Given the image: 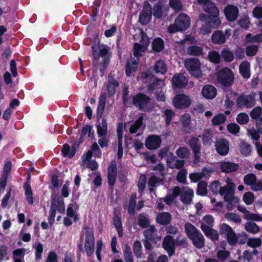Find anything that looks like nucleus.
<instances>
[{
	"mask_svg": "<svg viewBox=\"0 0 262 262\" xmlns=\"http://www.w3.org/2000/svg\"><path fill=\"white\" fill-rule=\"evenodd\" d=\"M202 8L206 14H200V19L205 22L206 26L214 29L218 28L221 24V20L219 18L220 11L216 4L210 1L203 5Z\"/></svg>",
	"mask_w": 262,
	"mask_h": 262,
	"instance_id": "nucleus-1",
	"label": "nucleus"
},
{
	"mask_svg": "<svg viewBox=\"0 0 262 262\" xmlns=\"http://www.w3.org/2000/svg\"><path fill=\"white\" fill-rule=\"evenodd\" d=\"M129 93L128 86H124L122 90V103L124 105H128L129 107L134 105L139 110L145 101L151 100L150 97L146 94L139 92L135 95H132V102H129Z\"/></svg>",
	"mask_w": 262,
	"mask_h": 262,
	"instance_id": "nucleus-2",
	"label": "nucleus"
},
{
	"mask_svg": "<svg viewBox=\"0 0 262 262\" xmlns=\"http://www.w3.org/2000/svg\"><path fill=\"white\" fill-rule=\"evenodd\" d=\"M144 47L140 43L136 42L134 45V55L137 58H131L130 60H127L125 64L126 75L128 77L131 76L132 73L137 71L139 62V58L141 56V52L145 51Z\"/></svg>",
	"mask_w": 262,
	"mask_h": 262,
	"instance_id": "nucleus-3",
	"label": "nucleus"
},
{
	"mask_svg": "<svg viewBox=\"0 0 262 262\" xmlns=\"http://www.w3.org/2000/svg\"><path fill=\"white\" fill-rule=\"evenodd\" d=\"M141 79L143 82L147 85V90L149 93L161 89L162 86L164 85L162 79L156 78L149 70L141 73Z\"/></svg>",
	"mask_w": 262,
	"mask_h": 262,
	"instance_id": "nucleus-4",
	"label": "nucleus"
},
{
	"mask_svg": "<svg viewBox=\"0 0 262 262\" xmlns=\"http://www.w3.org/2000/svg\"><path fill=\"white\" fill-rule=\"evenodd\" d=\"M217 79L224 87H230L234 81V75L233 71L228 67L222 68L216 74Z\"/></svg>",
	"mask_w": 262,
	"mask_h": 262,
	"instance_id": "nucleus-5",
	"label": "nucleus"
},
{
	"mask_svg": "<svg viewBox=\"0 0 262 262\" xmlns=\"http://www.w3.org/2000/svg\"><path fill=\"white\" fill-rule=\"evenodd\" d=\"M185 67L193 77L199 79L202 77L201 63L196 58H190L185 60Z\"/></svg>",
	"mask_w": 262,
	"mask_h": 262,
	"instance_id": "nucleus-6",
	"label": "nucleus"
},
{
	"mask_svg": "<svg viewBox=\"0 0 262 262\" xmlns=\"http://www.w3.org/2000/svg\"><path fill=\"white\" fill-rule=\"evenodd\" d=\"M255 104V95L241 93L236 98V105L238 108H251Z\"/></svg>",
	"mask_w": 262,
	"mask_h": 262,
	"instance_id": "nucleus-7",
	"label": "nucleus"
},
{
	"mask_svg": "<svg viewBox=\"0 0 262 262\" xmlns=\"http://www.w3.org/2000/svg\"><path fill=\"white\" fill-rule=\"evenodd\" d=\"M85 239L84 243V251L88 257H91L94 252L95 237L94 232L88 227H85Z\"/></svg>",
	"mask_w": 262,
	"mask_h": 262,
	"instance_id": "nucleus-8",
	"label": "nucleus"
},
{
	"mask_svg": "<svg viewBox=\"0 0 262 262\" xmlns=\"http://www.w3.org/2000/svg\"><path fill=\"white\" fill-rule=\"evenodd\" d=\"M187 143L193 153V163L195 164L199 163L201 160L202 145L199 137H191Z\"/></svg>",
	"mask_w": 262,
	"mask_h": 262,
	"instance_id": "nucleus-9",
	"label": "nucleus"
},
{
	"mask_svg": "<svg viewBox=\"0 0 262 262\" xmlns=\"http://www.w3.org/2000/svg\"><path fill=\"white\" fill-rule=\"evenodd\" d=\"M172 102L174 106L178 109H185L188 108L191 104V100L187 95L184 94L176 95Z\"/></svg>",
	"mask_w": 262,
	"mask_h": 262,
	"instance_id": "nucleus-10",
	"label": "nucleus"
},
{
	"mask_svg": "<svg viewBox=\"0 0 262 262\" xmlns=\"http://www.w3.org/2000/svg\"><path fill=\"white\" fill-rule=\"evenodd\" d=\"M229 181L230 179L228 178L226 181L227 185L222 187L221 189L220 190L221 191L220 194L224 196V200L225 202H227L232 199L231 198V195H233L235 191V184L234 183L232 182H230Z\"/></svg>",
	"mask_w": 262,
	"mask_h": 262,
	"instance_id": "nucleus-11",
	"label": "nucleus"
},
{
	"mask_svg": "<svg viewBox=\"0 0 262 262\" xmlns=\"http://www.w3.org/2000/svg\"><path fill=\"white\" fill-rule=\"evenodd\" d=\"M229 143L225 138L217 140L215 143V149L216 152L222 156H226L229 151Z\"/></svg>",
	"mask_w": 262,
	"mask_h": 262,
	"instance_id": "nucleus-12",
	"label": "nucleus"
},
{
	"mask_svg": "<svg viewBox=\"0 0 262 262\" xmlns=\"http://www.w3.org/2000/svg\"><path fill=\"white\" fill-rule=\"evenodd\" d=\"M176 24L178 26L180 31L186 30L190 24V17L185 13H180L175 19Z\"/></svg>",
	"mask_w": 262,
	"mask_h": 262,
	"instance_id": "nucleus-13",
	"label": "nucleus"
},
{
	"mask_svg": "<svg viewBox=\"0 0 262 262\" xmlns=\"http://www.w3.org/2000/svg\"><path fill=\"white\" fill-rule=\"evenodd\" d=\"M161 138L155 135H151L146 138L145 141V147L149 150L158 149L161 144Z\"/></svg>",
	"mask_w": 262,
	"mask_h": 262,
	"instance_id": "nucleus-14",
	"label": "nucleus"
},
{
	"mask_svg": "<svg viewBox=\"0 0 262 262\" xmlns=\"http://www.w3.org/2000/svg\"><path fill=\"white\" fill-rule=\"evenodd\" d=\"M172 82L173 88L177 89L185 88L187 84L188 80L183 74L178 73L173 76Z\"/></svg>",
	"mask_w": 262,
	"mask_h": 262,
	"instance_id": "nucleus-15",
	"label": "nucleus"
},
{
	"mask_svg": "<svg viewBox=\"0 0 262 262\" xmlns=\"http://www.w3.org/2000/svg\"><path fill=\"white\" fill-rule=\"evenodd\" d=\"M238 9L237 7L229 5L224 9V13L226 19L230 22L234 21L236 19L238 15Z\"/></svg>",
	"mask_w": 262,
	"mask_h": 262,
	"instance_id": "nucleus-16",
	"label": "nucleus"
},
{
	"mask_svg": "<svg viewBox=\"0 0 262 262\" xmlns=\"http://www.w3.org/2000/svg\"><path fill=\"white\" fill-rule=\"evenodd\" d=\"M143 235L146 239H148L153 243H156L161 238L157 235V230L154 225H151L148 229L145 230L143 231Z\"/></svg>",
	"mask_w": 262,
	"mask_h": 262,
	"instance_id": "nucleus-17",
	"label": "nucleus"
},
{
	"mask_svg": "<svg viewBox=\"0 0 262 262\" xmlns=\"http://www.w3.org/2000/svg\"><path fill=\"white\" fill-rule=\"evenodd\" d=\"M106 93H104L100 95L96 110V119L98 121L101 119L104 112L106 105Z\"/></svg>",
	"mask_w": 262,
	"mask_h": 262,
	"instance_id": "nucleus-18",
	"label": "nucleus"
},
{
	"mask_svg": "<svg viewBox=\"0 0 262 262\" xmlns=\"http://www.w3.org/2000/svg\"><path fill=\"white\" fill-rule=\"evenodd\" d=\"M176 240L171 235L165 236V250H166L169 256L173 255L175 252Z\"/></svg>",
	"mask_w": 262,
	"mask_h": 262,
	"instance_id": "nucleus-19",
	"label": "nucleus"
},
{
	"mask_svg": "<svg viewBox=\"0 0 262 262\" xmlns=\"http://www.w3.org/2000/svg\"><path fill=\"white\" fill-rule=\"evenodd\" d=\"M239 168L237 163L230 161H224L221 163V169L222 172L230 173L236 171Z\"/></svg>",
	"mask_w": 262,
	"mask_h": 262,
	"instance_id": "nucleus-20",
	"label": "nucleus"
},
{
	"mask_svg": "<svg viewBox=\"0 0 262 262\" xmlns=\"http://www.w3.org/2000/svg\"><path fill=\"white\" fill-rule=\"evenodd\" d=\"M202 94L204 98L207 99H212L216 96L217 91L214 86L206 85L202 89Z\"/></svg>",
	"mask_w": 262,
	"mask_h": 262,
	"instance_id": "nucleus-21",
	"label": "nucleus"
},
{
	"mask_svg": "<svg viewBox=\"0 0 262 262\" xmlns=\"http://www.w3.org/2000/svg\"><path fill=\"white\" fill-rule=\"evenodd\" d=\"M119 86L118 82L113 77L108 76V79L106 88L107 91V95L108 97H112L115 95L116 92V88Z\"/></svg>",
	"mask_w": 262,
	"mask_h": 262,
	"instance_id": "nucleus-22",
	"label": "nucleus"
},
{
	"mask_svg": "<svg viewBox=\"0 0 262 262\" xmlns=\"http://www.w3.org/2000/svg\"><path fill=\"white\" fill-rule=\"evenodd\" d=\"M181 121L184 132L186 134L190 133L192 128L190 115L187 113L183 114L181 116Z\"/></svg>",
	"mask_w": 262,
	"mask_h": 262,
	"instance_id": "nucleus-23",
	"label": "nucleus"
},
{
	"mask_svg": "<svg viewBox=\"0 0 262 262\" xmlns=\"http://www.w3.org/2000/svg\"><path fill=\"white\" fill-rule=\"evenodd\" d=\"M180 200L185 205H189L192 203L193 196V190L190 188H187L180 194Z\"/></svg>",
	"mask_w": 262,
	"mask_h": 262,
	"instance_id": "nucleus-24",
	"label": "nucleus"
},
{
	"mask_svg": "<svg viewBox=\"0 0 262 262\" xmlns=\"http://www.w3.org/2000/svg\"><path fill=\"white\" fill-rule=\"evenodd\" d=\"M166 163L168 167L172 168L180 169L182 168L185 163L184 159H178L176 157L167 158Z\"/></svg>",
	"mask_w": 262,
	"mask_h": 262,
	"instance_id": "nucleus-25",
	"label": "nucleus"
},
{
	"mask_svg": "<svg viewBox=\"0 0 262 262\" xmlns=\"http://www.w3.org/2000/svg\"><path fill=\"white\" fill-rule=\"evenodd\" d=\"M181 194V189L176 186L172 189V193L167 194L165 196V203L171 205L174 202V199Z\"/></svg>",
	"mask_w": 262,
	"mask_h": 262,
	"instance_id": "nucleus-26",
	"label": "nucleus"
},
{
	"mask_svg": "<svg viewBox=\"0 0 262 262\" xmlns=\"http://www.w3.org/2000/svg\"><path fill=\"white\" fill-rule=\"evenodd\" d=\"M211 41L214 44H223L226 41L225 35L222 31L216 30L212 34Z\"/></svg>",
	"mask_w": 262,
	"mask_h": 262,
	"instance_id": "nucleus-27",
	"label": "nucleus"
},
{
	"mask_svg": "<svg viewBox=\"0 0 262 262\" xmlns=\"http://www.w3.org/2000/svg\"><path fill=\"white\" fill-rule=\"evenodd\" d=\"M138 225L143 229H146L150 226L149 215L143 212L139 214L137 219Z\"/></svg>",
	"mask_w": 262,
	"mask_h": 262,
	"instance_id": "nucleus-28",
	"label": "nucleus"
},
{
	"mask_svg": "<svg viewBox=\"0 0 262 262\" xmlns=\"http://www.w3.org/2000/svg\"><path fill=\"white\" fill-rule=\"evenodd\" d=\"M190 239L192 241L194 246L198 249H201L205 246V238L200 231Z\"/></svg>",
	"mask_w": 262,
	"mask_h": 262,
	"instance_id": "nucleus-29",
	"label": "nucleus"
},
{
	"mask_svg": "<svg viewBox=\"0 0 262 262\" xmlns=\"http://www.w3.org/2000/svg\"><path fill=\"white\" fill-rule=\"evenodd\" d=\"M97 136L98 137L106 136L107 134V122L105 117L102 118L101 124L96 125Z\"/></svg>",
	"mask_w": 262,
	"mask_h": 262,
	"instance_id": "nucleus-30",
	"label": "nucleus"
},
{
	"mask_svg": "<svg viewBox=\"0 0 262 262\" xmlns=\"http://www.w3.org/2000/svg\"><path fill=\"white\" fill-rule=\"evenodd\" d=\"M102 46L103 48L100 50L98 53L99 59L100 58V57H102V64H109L111 57V55H109L108 53L110 48L107 45H102Z\"/></svg>",
	"mask_w": 262,
	"mask_h": 262,
	"instance_id": "nucleus-31",
	"label": "nucleus"
},
{
	"mask_svg": "<svg viewBox=\"0 0 262 262\" xmlns=\"http://www.w3.org/2000/svg\"><path fill=\"white\" fill-rule=\"evenodd\" d=\"M239 71L242 76L247 79L250 77V63L247 60L243 61L239 66Z\"/></svg>",
	"mask_w": 262,
	"mask_h": 262,
	"instance_id": "nucleus-32",
	"label": "nucleus"
},
{
	"mask_svg": "<svg viewBox=\"0 0 262 262\" xmlns=\"http://www.w3.org/2000/svg\"><path fill=\"white\" fill-rule=\"evenodd\" d=\"M184 229L185 233L189 239L200 232L193 225L189 222L185 224Z\"/></svg>",
	"mask_w": 262,
	"mask_h": 262,
	"instance_id": "nucleus-33",
	"label": "nucleus"
},
{
	"mask_svg": "<svg viewBox=\"0 0 262 262\" xmlns=\"http://www.w3.org/2000/svg\"><path fill=\"white\" fill-rule=\"evenodd\" d=\"M184 229L185 233L189 239L200 232L193 225L189 222L185 224Z\"/></svg>",
	"mask_w": 262,
	"mask_h": 262,
	"instance_id": "nucleus-34",
	"label": "nucleus"
},
{
	"mask_svg": "<svg viewBox=\"0 0 262 262\" xmlns=\"http://www.w3.org/2000/svg\"><path fill=\"white\" fill-rule=\"evenodd\" d=\"M137 201L136 193H132L129 198V202L127 208L128 213L134 215L135 213V208Z\"/></svg>",
	"mask_w": 262,
	"mask_h": 262,
	"instance_id": "nucleus-35",
	"label": "nucleus"
},
{
	"mask_svg": "<svg viewBox=\"0 0 262 262\" xmlns=\"http://www.w3.org/2000/svg\"><path fill=\"white\" fill-rule=\"evenodd\" d=\"M164 4L162 1H159L157 4L154 5L153 7V15L157 19H160L162 18V7Z\"/></svg>",
	"mask_w": 262,
	"mask_h": 262,
	"instance_id": "nucleus-36",
	"label": "nucleus"
},
{
	"mask_svg": "<svg viewBox=\"0 0 262 262\" xmlns=\"http://www.w3.org/2000/svg\"><path fill=\"white\" fill-rule=\"evenodd\" d=\"M113 224L117 230L119 237L123 236V228L120 217L118 215H115L113 218Z\"/></svg>",
	"mask_w": 262,
	"mask_h": 262,
	"instance_id": "nucleus-37",
	"label": "nucleus"
},
{
	"mask_svg": "<svg viewBox=\"0 0 262 262\" xmlns=\"http://www.w3.org/2000/svg\"><path fill=\"white\" fill-rule=\"evenodd\" d=\"M164 48V41L160 38L158 37L154 39L152 42V49L156 52L161 51Z\"/></svg>",
	"mask_w": 262,
	"mask_h": 262,
	"instance_id": "nucleus-38",
	"label": "nucleus"
},
{
	"mask_svg": "<svg viewBox=\"0 0 262 262\" xmlns=\"http://www.w3.org/2000/svg\"><path fill=\"white\" fill-rule=\"evenodd\" d=\"M24 188L25 189V194L26 197V200L29 204L32 205L34 201L33 198V192L31 185L26 183L24 185Z\"/></svg>",
	"mask_w": 262,
	"mask_h": 262,
	"instance_id": "nucleus-39",
	"label": "nucleus"
},
{
	"mask_svg": "<svg viewBox=\"0 0 262 262\" xmlns=\"http://www.w3.org/2000/svg\"><path fill=\"white\" fill-rule=\"evenodd\" d=\"M245 228L247 232L253 234H256L260 231L259 226L253 222L246 223Z\"/></svg>",
	"mask_w": 262,
	"mask_h": 262,
	"instance_id": "nucleus-40",
	"label": "nucleus"
},
{
	"mask_svg": "<svg viewBox=\"0 0 262 262\" xmlns=\"http://www.w3.org/2000/svg\"><path fill=\"white\" fill-rule=\"evenodd\" d=\"M221 56L225 62H231L234 59L233 53L229 49H223Z\"/></svg>",
	"mask_w": 262,
	"mask_h": 262,
	"instance_id": "nucleus-41",
	"label": "nucleus"
},
{
	"mask_svg": "<svg viewBox=\"0 0 262 262\" xmlns=\"http://www.w3.org/2000/svg\"><path fill=\"white\" fill-rule=\"evenodd\" d=\"M208 59L210 62L218 64L221 61V55L215 50L210 51L208 55Z\"/></svg>",
	"mask_w": 262,
	"mask_h": 262,
	"instance_id": "nucleus-42",
	"label": "nucleus"
},
{
	"mask_svg": "<svg viewBox=\"0 0 262 262\" xmlns=\"http://www.w3.org/2000/svg\"><path fill=\"white\" fill-rule=\"evenodd\" d=\"M143 117L140 116L138 119L132 124L129 127V132L130 134H135L137 130L141 127L143 123Z\"/></svg>",
	"mask_w": 262,
	"mask_h": 262,
	"instance_id": "nucleus-43",
	"label": "nucleus"
},
{
	"mask_svg": "<svg viewBox=\"0 0 262 262\" xmlns=\"http://www.w3.org/2000/svg\"><path fill=\"white\" fill-rule=\"evenodd\" d=\"M207 183L205 181L199 182L197 186L196 194L200 196H205L207 195Z\"/></svg>",
	"mask_w": 262,
	"mask_h": 262,
	"instance_id": "nucleus-44",
	"label": "nucleus"
},
{
	"mask_svg": "<svg viewBox=\"0 0 262 262\" xmlns=\"http://www.w3.org/2000/svg\"><path fill=\"white\" fill-rule=\"evenodd\" d=\"M189 55L194 56L201 55L203 53V49L198 46H190L187 49Z\"/></svg>",
	"mask_w": 262,
	"mask_h": 262,
	"instance_id": "nucleus-45",
	"label": "nucleus"
},
{
	"mask_svg": "<svg viewBox=\"0 0 262 262\" xmlns=\"http://www.w3.org/2000/svg\"><path fill=\"white\" fill-rule=\"evenodd\" d=\"M176 152L179 158L184 160L187 159L190 155L189 150L185 146L180 147L177 149Z\"/></svg>",
	"mask_w": 262,
	"mask_h": 262,
	"instance_id": "nucleus-46",
	"label": "nucleus"
},
{
	"mask_svg": "<svg viewBox=\"0 0 262 262\" xmlns=\"http://www.w3.org/2000/svg\"><path fill=\"white\" fill-rule=\"evenodd\" d=\"M169 5L176 13L183 10V7L180 0H169Z\"/></svg>",
	"mask_w": 262,
	"mask_h": 262,
	"instance_id": "nucleus-47",
	"label": "nucleus"
},
{
	"mask_svg": "<svg viewBox=\"0 0 262 262\" xmlns=\"http://www.w3.org/2000/svg\"><path fill=\"white\" fill-rule=\"evenodd\" d=\"M221 184L219 181L215 180L212 182L209 185V190L212 194L216 195L220 194L221 189Z\"/></svg>",
	"mask_w": 262,
	"mask_h": 262,
	"instance_id": "nucleus-48",
	"label": "nucleus"
},
{
	"mask_svg": "<svg viewBox=\"0 0 262 262\" xmlns=\"http://www.w3.org/2000/svg\"><path fill=\"white\" fill-rule=\"evenodd\" d=\"M152 14L147 13L146 12H141L139 18V21L142 25H147L151 19Z\"/></svg>",
	"mask_w": 262,
	"mask_h": 262,
	"instance_id": "nucleus-49",
	"label": "nucleus"
},
{
	"mask_svg": "<svg viewBox=\"0 0 262 262\" xmlns=\"http://www.w3.org/2000/svg\"><path fill=\"white\" fill-rule=\"evenodd\" d=\"M99 43H94L91 46V49L92 50V55L93 57L92 62L94 66H96V64L97 63L98 60H99V56L98 53L99 52L98 49L99 48Z\"/></svg>",
	"mask_w": 262,
	"mask_h": 262,
	"instance_id": "nucleus-50",
	"label": "nucleus"
},
{
	"mask_svg": "<svg viewBox=\"0 0 262 262\" xmlns=\"http://www.w3.org/2000/svg\"><path fill=\"white\" fill-rule=\"evenodd\" d=\"M233 231V228L226 223H223L220 226L219 231L222 235L228 236Z\"/></svg>",
	"mask_w": 262,
	"mask_h": 262,
	"instance_id": "nucleus-51",
	"label": "nucleus"
},
{
	"mask_svg": "<svg viewBox=\"0 0 262 262\" xmlns=\"http://www.w3.org/2000/svg\"><path fill=\"white\" fill-rule=\"evenodd\" d=\"M240 152L242 155L247 157L250 155L252 150L251 146L246 142H242L240 145Z\"/></svg>",
	"mask_w": 262,
	"mask_h": 262,
	"instance_id": "nucleus-52",
	"label": "nucleus"
},
{
	"mask_svg": "<svg viewBox=\"0 0 262 262\" xmlns=\"http://www.w3.org/2000/svg\"><path fill=\"white\" fill-rule=\"evenodd\" d=\"M226 119L225 115L219 114L213 117L212 122L214 125H219L224 123Z\"/></svg>",
	"mask_w": 262,
	"mask_h": 262,
	"instance_id": "nucleus-53",
	"label": "nucleus"
},
{
	"mask_svg": "<svg viewBox=\"0 0 262 262\" xmlns=\"http://www.w3.org/2000/svg\"><path fill=\"white\" fill-rule=\"evenodd\" d=\"M225 217L229 221L235 223H241L242 220L240 216L232 212H227L225 214Z\"/></svg>",
	"mask_w": 262,
	"mask_h": 262,
	"instance_id": "nucleus-54",
	"label": "nucleus"
},
{
	"mask_svg": "<svg viewBox=\"0 0 262 262\" xmlns=\"http://www.w3.org/2000/svg\"><path fill=\"white\" fill-rule=\"evenodd\" d=\"M237 24L240 27L244 29H248L249 28V25L250 24V21L248 16H244L243 17L241 18L238 20Z\"/></svg>",
	"mask_w": 262,
	"mask_h": 262,
	"instance_id": "nucleus-55",
	"label": "nucleus"
},
{
	"mask_svg": "<svg viewBox=\"0 0 262 262\" xmlns=\"http://www.w3.org/2000/svg\"><path fill=\"white\" fill-rule=\"evenodd\" d=\"M133 249L135 256L137 258L140 257L142 254V245L140 242L135 241L133 244Z\"/></svg>",
	"mask_w": 262,
	"mask_h": 262,
	"instance_id": "nucleus-56",
	"label": "nucleus"
},
{
	"mask_svg": "<svg viewBox=\"0 0 262 262\" xmlns=\"http://www.w3.org/2000/svg\"><path fill=\"white\" fill-rule=\"evenodd\" d=\"M243 200L246 205H251L254 201V194L250 191L246 192L243 195Z\"/></svg>",
	"mask_w": 262,
	"mask_h": 262,
	"instance_id": "nucleus-57",
	"label": "nucleus"
},
{
	"mask_svg": "<svg viewBox=\"0 0 262 262\" xmlns=\"http://www.w3.org/2000/svg\"><path fill=\"white\" fill-rule=\"evenodd\" d=\"M256 177L254 173H248L246 174L244 178V183L248 186H251L256 181Z\"/></svg>",
	"mask_w": 262,
	"mask_h": 262,
	"instance_id": "nucleus-58",
	"label": "nucleus"
},
{
	"mask_svg": "<svg viewBox=\"0 0 262 262\" xmlns=\"http://www.w3.org/2000/svg\"><path fill=\"white\" fill-rule=\"evenodd\" d=\"M258 51V46L252 45L248 46L246 48V54L248 56H253L256 54Z\"/></svg>",
	"mask_w": 262,
	"mask_h": 262,
	"instance_id": "nucleus-59",
	"label": "nucleus"
},
{
	"mask_svg": "<svg viewBox=\"0 0 262 262\" xmlns=\"http://www.w3.org/2000/svg\"><path fill=\"white\" fill-rule=\"evenodd\" d=\"M248 134L251 137L252 139L255 141H258L260 138V135L262 134V130L255 129L254 128H251L248 131Z\"/></svg>",
	"mask_w": 262,
	"mask_h": 262,
	"instance_id": "nucleus-60",
	"label": "nucleus"
},
{
	"mask_svg": "<svg viewBox=\"0 0 262 262\" xmlns=\"http://www.w3.org/2000/svg\"><path fill=\"white\" fill-rule=\"evenodd\" d=\"M236 121L241 125L247 124L249 120L248 115L245 113H241L236 117Z\"/></svg>",
	"mask_w": 262,
	"mask_h": 262,
	"instance_id": "nucleus-61",
	"label": "nucleus"
},
{
	"mask_svg": "<svg viewBox=\"0 0 262 262\" xmlns=\"http://www.w3.org/2000/svg\"><path fill=\"white\" fill-rule=\"evenodd\" d=\"M226 237L230 246H234L238 243V237L234 230Z\"/></svg>",
	"mask_w": 262,
	"mask_h": 262,
	"instance_id": "nucleus-62",
	"label": "nucleus"
},
{
	"mask_svg": "<svg viewBox=\"0 0 262 262\" xmlns=\"http://www.w3.org/2000/svg\"><path fill=\"white\" fill-rule=\"evenodd\" d=\"M262 108L260 106L255 107L250 112V117L256 121L260 118Z\"/></svg>",
	"mask_w": 262,
	"mask_h": 262,
	"instance_id": "nucleus-63",
	"label": "nucleus"
},
{
	"mask_svg": "<svg viewBox=\"0 0 262 262\" xmlns=\"http://www.w3.org/2000/svg\"><path fill=\"white\" fill-rule=\"evenodd\" d=\"M230 252L224 250H220L217 252V257L222 261L225 262L230 256Z\"/></svg>",
	"mask_w": 262,
	"mask_h": 262,
	"instance_id": "nucleus-64",
	"label": "nucleus"
}]
</instances>
